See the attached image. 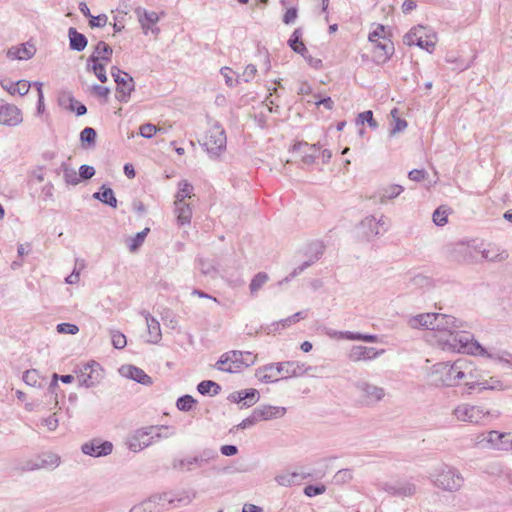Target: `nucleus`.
I'll use <instances>...</instances> for the list:
<instances>
[{"instance_id":"nucleus-1","label":"nucleus","mask_w":512,"mask_h":512,"mask_svg":"<svg viewBox=\"0 0 512 512\" xmlns=\"http://www.w3.org/2000/svg\"><path fill=\"white\" fill-rule=\"evenodd\" d=\"M196 497L195 491L155 494L134 505L129 512H164L170 508L189 505Z\"/></svg>"},{"instance_id":"nucleus-2","label":"nucleus","mask_w":512,"mask_h":512,"mask_svg":"<svg viewBox=\"0 0 512 512\" xmlns=\"http://www.w3.org/2000/svg\"><path fill=\"white\" fill-rule=\"evenodd\" d=\"M312 368L305 367L299 361H284L263 365L255 370V377L263 383H273L280 379L298 377L307 373Z\"/></svg>"},{"instance_id":"nucleus-3","label":"nucleus","mask_w":512,"mask_h":512,"mask_svg":"<svg viewBox=\"0 0 512 512\" xmlns=\"http://www.w3.org/2000/svg\"><path fill=\"white\" fill-rule=\"evenodd\" d=\"M437 346L445 352L464 353L477 356L480 343L473 336L460 329H452L438 336Z\"/></svg>"},{"instance_id":"nucleus-4","label":"nucleus","mask_w":512,"mask_h":512,"mask_svg":"<svg viewBox=\"0 0 512 512\" xmlns=\"http://www.w3.org/2000/svg\"><path fill=\"white\" fill-rule=\"evenodd\" d=\"M174 432L168 426H148L135 430L127 439L128 448L139 452L162 438H169Z\"/></svg>"},{"instance_id":"nucleus-5","label":"nucleus","mask_w":512,"mask_h":512,"mask_svg":"<svg viewBox=\"0 0 512 512\" xmlns=\"http://www.w3.org/2000/svg\"><path fill=\"white\" fill-rule=\"evenodd\" d=\"M462 360L440 362L432 366L431 378L436 387H456L461 382Z\"/></svg>"},{"instance_id":"nucleus-6","label":"nucleus","mask_w":512,"mask_h":512,"mask_svg":"<svg viewBox=\"0 0 512 512\" xmlns=\"http://www.w3.org/2000/svg\"><path fill=\"white\" fill-rule=\"evenodd\" d=\"M433 485L443 491L457 492L464 484V477L460 471L449 465H441L431 475Z\"/></svg>"},{"instance_id":"nucleus-7","label":"nucleus","mask_w":512,"mask_h":512,"mask_svg":"<svg viewBox=\"0 0 512 512\" xmlns=\"http://www.w3.org/2000/svg\"><path fill=\"white\" fill-rule=\"evenodd\" d=\"M218 458V452L213 448H205L195 456L175 458L172 468L180 472H191L196 468H202Z\"/></svg>"},{"instance_id":"nucleus-8","label":"nucleus","mask_w":512,"mask_h":512,"mask_svg":"<svg viewBox=\"0 0 512 512\" xmlns=\"http://www.w3.org/2000/svg\"><path fill=\"white\" fill-rule=\"evenodd\" d=\"M353 386L358 394L359 403L365 407L376 406L386 396V390L383 387L366 379L357 380Z\"/></svg>"},{"instance_id":"nucleus-9","label":"nucleus","mask_w":512,"mask_h":512,"mask_svg":"<svg viewBox=\"0 0 512 512\" xmlns=\"http://www.w3.org/2000/svg\"><path fill=\"white\" fill-rule=\"evenodd\" d=\"M475 445L483 449L509 452L512 451V436L510 433L491 430L487 433L479 434L476 437Z\"/></svg>"},{"instance_id":"nucleus-10","label":"nucleus","mask_w":512,"mask_h":512,"mask_svg":"<svg viewBox=\"0 0 512 512\" xmlns=\"http://www.w3.org/2000/svg\"><path fill=\"white\" fill-rule=\"evenodd\" d=\"M227 137L225 130L218 123H215L206 132L202 146L205 148L210 158H218L225 150Z\"/></svg>"},{"instance_id":"nucleus-11","label":"nucleus","mask_w":512,"mask_h":512,"mask_svg":"<svg viewBox=\"0 0 512 512\" xmlns=\"http://www.w3.org/2000/svg\"><path fill=\"white\" fill-rule=\"evenodd\" d=\"M60 465V457L54 453H43L31 459L23 460L17 463L16 469L21 472H30L35 470H53Z\"/></svg>"},{"instance_id":"nucleus-12","label":"nucleus","mask_w":512,"mask_h":512,"mask_svg":"<svg viewBox=\"0 0 512 512\" xmlns=\"http://www.w3.org/2000/svg\"><path fill=\"white\" fill-rule=\"evenodd\" d=\"M403 42L408 46L416 45L431 53L435 48L436 37L433 34H428L424 26L418 25L404 35Z\"/></svg>"},{"instance_id":"nucleus-13","label":"nucleus","mask_w":512,"mask_h":512,"mask_svg":"<svg viewBox=\"0 0 512 512\" xmlns=\"http://www.w3.org/2000/svg\"><path fill=\"white\" fill-rule=\"evenodd\" d=\"M488 415L489 412L485 411L483 407L471 405L469 403L458 404L452 410V416L454 419L471 424L481 423Z\"/></svg>"},{"instance_id":"nucleus-14","label":"nucleus","mask_w":512,"mask_h":512,"mask_svg":"<svg viewBox=\"0 0 512 512\" xmlns=\"http://www.w3.org/2000/svg\"><path fill=\"white\" fill-rule=\"evenodd\" d=\"M79 386L91 388L98 385L103 379V369L99 363L90 361L78 368L76 371Z\"/></svg>"},{"instance_id":"nucleus-15","label":"nucleus","mask_w":512,"mask_h":512,"mask_svg":"<svg viewBox=\"0 0 512 512\" xmlns=\"http://www.w3.org/2000/svg\"><path fill=\"white\" fill-rule=\"evenodd\" d=\"M462 327L463 322L456 319L454 316L442 313H432L431 331L435 332L436 341L438 340V336H441L452 329H461Z\"/></svg>"},{"instance_id":"nucleus-16","label":"nucleus","mask_w":512,"mask_h":512,"mask_svg":"<svg viewBox=\"0 0 512 512\" xmlns=\"http://www.w3.org/2000/svg\"><path fill=\"white\" fill-rule=\"evenodd\" d=\"M224 362H229L228 373H237L244 367L252 366L255 363V358L245 359L243 351L231 350L221 355L218 360L219 366Z\"/></svg>"},{"instance_id":"nucleus-17","label":"nucleus","mask_w":512,"mask_h":512,"mask_svg":"<svg viewBox=\"0 0 512 512\" xmlns=\"http://www.w3.org/2000/svg\"><path fill=\"white\" fill-rule=\"evenodd\" d=\"M462 364L461 381L464 382V385L470 394L472 390L479 389L482 382V376L471 361L463 359Z\"/></svg>"},{"instance_id":"nucleus-18","label":"nucleus","mask_w":512,"mask_h":512,"mask_svg":"<svg viewBox=\"0 0 512 512\" xmlns=\"http://www.w3.org/2000/svg\"><path fill=\"white\" fill-rule=\"evenodd\" d=\"M23 121L21 110L13 104L0 99V125L18 126Z\"/></svg>"},{"instance_id":"nucleus-19","label":"nucleus","mask_w":512,"mask_h":512,"mask_svg":"<svg viewBox=\"0 0 512 512\" xmlns=\"http://www.w3.org/2000/svg\"><path fill=\"white\" fill-rule=\"evenodd\" d=\"M477 356L498 362L503 367L512 368V353L507 350L496 347L485 348L480 345Z\"/></svg>"},{"instance_id":"nucleus-20","label":"nucleus","mask_w":512,"mask_h":512,"mask_svg":"<svg viewBox=\"0 0 512 512\" xmlns=\"http://www.w3.org/2000/svg\"><path fill=\"white\" fill-rule=\"evenodd\" d=\"M112 450L113 444L110 441H102L98 438L85 442L81 446V451L85 455H89L91 457L107 456L112 452Z\"/></svg>"},{"instance_id":"nucleus-21","label":"nucleus","mask_w":512,"mask_h":512,"mask_svg":"<svg viewBox=\"0 0 512 512\" xmlns=\"http://www.w3.org/2000/svg\"><path fill=\"white\" fill-rule=\"evenodd\" d=\"M385 225L384 216L376 219L374 216L365 217L358 226L359 233L368 240L381 234L380 228Z\"/></svg>"},{"instance_id":"nucleus-22","label":"nucleus","mask_w":512,"mask_h":512,"mask_svg":"<svg viewBox=\"0 0 512 512\" xmlns=\"http://www.w3.org/2000/svg\"><path fill=\"white\" fill-rule=\"evenodd\" d=\"M384 350H376L374 347L355 345L348 353V359L352 362L372 360L381 355Z\"/></svg>"},{"instance_id":"nucleus-23","label":"nucleus","mask_w":512,"mask_h":512,"mask_svg":"<svg viewBox=\"0 0 512 512\" xmlns=\"http://www.w3.org/2000/svg\"><path fill=\"white\" fill-rule=\"evenodd\" d=\"M117 84L116 99L120 102H128L131 92L135 89L133 78L127 73L115 80Z\"/></svg>"},{"instance_id":"nucleus-24","label":"nucleus","mask_w":512,"mask_h":512,"mask_svg":"<svg viewBox=\"0 0 512 512\" xmlns=\"http://www.w3.org/2000/svg\"><path fill=\"white\" fill-rule=\"evenodd\" d=\"M311 476V473L283 471L277 474L274 480L280 486L291 487L293 485H299L303 480Z\"/></svg>"},{"instance_id":"nucleus-25","label":"nucleus","mask_w":512,"mask_h":512,"mask_svg":"<svg viewBox=\"0 0 512 512\" xmlns=\"http://www.w3.org/2000/svg\"><path fill=\"white\" fill-rule=\"evenodd\" d=\"M383 489L392 496L401 497H409L416 492V486L410 482L386 483Z\"/></svg>"},{"instance_id":"nucleus-26","label":"nucleus","mask_w":512,"mask_h":512,"mask_svg":"<svg viewBox=\"0 0 512 512\" xmlns=\"http://www.w3.org/2000/svg\"><path fill=\"white\" fill-rule=\"evenodd\" d=\"M258 421L281 418L286 413L285 407L262 405L254 409Z\"/></svg>"},{"instance_id":"nucleus-27","label":"nucleus","mask_w":512,"mask_h":512,"mask_svg":"<svg viewBox=\"0 0 512 512\" xmlns=\"http://www.w3.org/2000/svg\"><path fill=\"white\" fill-rule=\"evenodd\" d=\"M120 372L123 376L132 379L136 381L137 383L143 384V385H150L152 384V379L149 375L145 373L144 370L133 366V365H126L122 366L120 369Z\"/></svg>"},{"instance_id":"nucleus-28","label":"nucleus","mask_w":512,"mask_h":512,"mask_svg":"<svg viewBox=\"0 0 512 512\" xmlns=\"http://www.w3.org/2000/svg\"><path fill=\"white\" fill-rule=\"evenodd\" d=\"M113 54V49L104 41H99L94 47L92 55L87 60V69L91 62L104 61L109 62Z\"/></svg>"},{"instance_id":"nucleus-29","label":"nucleus","mask_w":512,"mask_h":512,"mask_svg":"<svg viewBox=\"0 0 512 512\" xmlns=\"http://www.w3.org/2000/svg\"><path fill=\"white\" fill-rule=\"evenodd\" d=\"M0 85L10 95L18 94L20 96L26 95L31 87L30 82L27 80H19L17 82H13L9 79H3L0 80Z\"/></svg>"},{"instance_id":"nucleus-30","label":"nucleus","mask_w":512,"mask_h":512,"mask_svg":"<svg viewBox=\"0 0 512 512\" xmlns=\"http://www.w3.org/2000/svg\"><path fill=\"white\" fill-rule=\"evenodd\" d=\"M141 314L143 315V317L146 320V325H147V330H148V335H149L148 342L157 344L162 338L160 324H159L158 320L155 319L154 317H152L150 315V313L147 311H143V312H141Z\"/></svg>"},{"instance_id":"nucleus-31","label":"nucleus","mask_w":512,"mask_h":512,"mask_svg":"<svg viewBox=\"0 0 512 512\" xmlns=\"http://www.w3.org/2000/svg\"><path fill=\"white\" fill-rule=\"evenodd\" d=\"M36 52L33 45L22 44L13 46L7 51V57L12 60H28L31 59Z\"/></svg>"},{"instance_id":"nucleus-32","label":"nucleus","mask_w":512,"mask_h":512,"mask_svg":"<svg viewBox=\"0 0 512 512\" xmlns=\"http://www.w3.org/2000/svg\"><path fill=\"white\" fill-rule=\"evenodd\" d=\"M407 325L412 329H432V313H421L407 318Z\"/></svg>"},{"instance_id":"nucleus-33","label":"nucleus","mask_w":512,"mask_h":512,"mask_svg":"<svg viewBox=\"0 0 512 512\" xmlns=\"http://www.w3.org/2000/svg\"><path fill=\"white\" fill-rule=\"evenodd\" d=\"M68 38L69 47L73 51L81 52L86 48L88 44L86 36L78 32L77 29L74 27H70L68 29Z\"/></svg>"},{"instance_id":"nucleus-34","label":"nucleus","mask_w":512,"mask_h":512,"mask_svg":"<svg viewBox=\"0 0 512 512\" xmlns=\"http://www.w3.org/2000/svg\"><path fill=\"white\" fill-rule=\"evenodd\" d=\"M482 257L490 262H502L508 258V252L496 245H490L481 251Z\"/></svg>"},{"instance_id":"nucleus-35","label":"nucleus","mask_w":512,"mask_h":512,"mask_svg":"<svg viewBox=\"0 0 512 512\" xmlns=\"http://www.w3.org/2000/svg\"><path fill=\"white\" fill-rule=\"evenodd\" d=\"M375 59L377 63H385L394 53V45L391 41L375 45Z\"/></svg>"},{"instance_id":"nucleus-36","label":"nucleus","mask_w":512,"mask_h":512,"mask_svg":"<svg viewBox=\"0 0 512 512\" xmlns=\"http://www.w3.org/2000/svg\"><path fill=\"white\" fill-rule=\"evenodd\" d=\"M404 191L401 185L391 184L381 188L378 191V198L381 204L386 203L388 200H392L399 196Z\"/></svg>"},{"instance_id":"nucleus-37","label":"nucleus","mask_w":512,"mask_h":512,"mask_svg":"<svg viewBox=\"0 0 512 512\" xmlns=\"http://www.w3.org/2000/svg\"><path fill=\"white\" fill-rule=\"evenodd\" d=\"M288 44L294 52L301 54L304 58H306L308 49L306 48L305 44L302 41L301 28L295 29V31L292 33V35L288 41Z\"/></svg>"},{"instance_id":"nucleus-38","label":"nucleus","mask_w":512,"mask_h":512,"mask_svg":"<svg viewBox=\"0 0 512 512\" xmlns=\"http://www.w3.org/2000/svg\"><path fill=\"white\" fill-rule=\"evenodd\" d=\"M177 222L180 225L189 224L192 217V209L187 202H174Z\"/></svg>"},{"instance_id":"nucleus-39","label":"nucleus","mask_w":512,"mask_h":512,"mask_svg":"<svg viewBox=\"0 0 512 512\" xmlns=\"http://www.w3.org/2000/svg\"><path fill=\"white\" fill-rule=\"evenodd\" d=\"M93 197L110 207H117V199L115 198L113 190L105 185L101 187L100 191L95 192Z\"/></svg>"},{"instance_id":"nucleus-40","label":"nucleus","mask_w":512,"mask_h":512,"mask_svg":"<svg viewBox=\"0 0 512 512\" xmlns=\"http://www.w3.org/2000/svg\"><path fill=\"white\" fill-rule=\"evenodd\" d=\"M136 14L138 16L139 22L141 24V27L145 34H147L146 31V23L148 24H155L159 21V16L156 12L151 11L148 12L145 9L138 8L136 9Z\"/></svg>"},{"instance_id":"nucleus-41","label":"nucleus","mask_w":512,"mask_h":512,"mask_svg":"<svg viewBox=\"0 0 512 512\" xmlns=\"http://www.w3.org/2000/svg\"><path fill=\"white\" fill-rule=\"evenodd\" d=\"M179 190L175 196V202H186V199H190L194 196L193 186L186 180H182L178 184Z\"/></svg>"},{"instance_id":"nucleus-42","label":"nucleus","mask_w":512,"mask_h":512,"mask_svg":"<svg viewBox=\"0 0 512 512\" xmlns=\"http://www.w3.org/2000/svg\"><path fill=\"white\" fill-rule=\"evenodd\" d=\"M197 390L202 395L215 396L220 393L221 386L212 380H203L197 385Z\"/></svg>"},{"instance_id":"nucleus-43","label":"nucleus","mask_w":512,"mask_h":512,"mask_svg":"<svg viewBox=\"0 0 512 512\" xmlns=\"http://www.w3.org/2000/svg\"><path fill=\"white\" fill-rule=\"evenodd\" d=\"M239 400H242V407H250L258 402L260 395L258 390L254 388L241 390V396H237Z\"/></svg>"},{"instance_id":"nucleus-44","label":"nucleus","mask_w":512,"mask_h":512,"mask_svg":"<svg viewBox=\"0 0 512 512\" xmlns=\"http://www.w3.org/2000/svg\"><path fill=\"white\" fill-rule=\"evenodd\" d=\"M23 381L29 386L41 388L45 379L40 376L37 370L30 369L24 372Z\"/></svg>"},{"instance_id":"nucleus-45","label":"nucleus","mask_w":512,"mask_h":512,"mask_svg":"<svg viewBox=\"0 0 512 512\" xmlns=\"http://www.w3.org/2000/svg\"><path fill=\"white\" fill-rule=\"evenodd\" d=\"M198 266H199V269L201 271V273L205 276H209L211 278H216L217 275H218V269L214 263L213 260H208V259H203V258H199L198 259Z\"/></svg>"},{"instance_id":"nucleus-46","label":"nucleus","mask_w":512,"mask_h":512,"mask_svg":"<svg viewBox=\"0 0 512 512\" xmlns=\"http://www.w3.org/2000/svg\"><path fill=\"white\" fill-rule=\"evenodd\" d=\"M505 389L503 382L497 377H489L488 379L482 378L481 385L478 389L479 392L484 390L502 391Z\"/></svg>"},{"instance_id":"nucleus-47","label":"nucleus","mask_w":512,"mask_h":512,"mask_svg":"<svg viewBox=\"0 0 512 512\" xmlns=\"http://www.w3.org/2000/svg\"><path fill=\"white\" fill-rule=\"evenodd\" d=\"M455 258L459 261L469 262L472 260V247L466 243H459L454 249Z\"/></svg>"},{"instance_id":"nucleus-48","label":"nucleus","mask_w":512,"mask_h":512,"mask_svg":"<svg viewBox=\"0 0 512 512\" xmlns=\"http://www.w3.org/2000/svg\"><path fill=\"white\" fill-rule=\"evenodd\" d=\"M96 131L92 127H85L80 133V141L83 147L88 148L95 146Z\"/></svg>"},{"instance_id":"nucleus-49","label":"nucleus","mask_w":512,"mask_h":512,"mask_svg":"<svg viewBox=\"0 0 512 512\" xmlns=\"http://www.w3.org/2000/svg\"><path fill=\"white\" fill-rule=\"evenodd\" d=\"M269 276L265 272H259L257 273L253 279L251 280V283L249 285V289L251 294L257 293L263 285L268 281Z\"/></svg>"},{"instance_id":"nucleus-50","label":"nucleus","mask_w":512,"mask_h":512,"mask_svg":"<svg viewBox=\"0 0 512 512\" xmlns=\"http://www.w3.org/2000/svg\"><path fill=\"white\" fill-rule=\"evenodd\" d=\"M398 110L396 108L391 110V116L393 117V123L392 128L390 130V135L394 136L395 134L402 132L407 127V121L404 119H401L397 116Z\"/></svg>"},{"instance_id":"nucleus-51","label":"nucleus","mask_w":512,"mask_h":512,"mask_svg":"<svg viewBox=\"0 0 512 512\" xmlns=\"http://www.w3.org/2000/svg\"><path fill=\"white\" fill-rule=\"evenodd\" d=\"M195 404L196 400L191 395H184L178 398L176 407L180 411L188 412L192 410Z\"/></svg>"},{"instance_id":"nucleus-52","label":"nucleus","mask_w":512,"mask_h":512,"mask_svg":"<svg viewBox=\"0 0 512 512\" xmlns=\"http://www.w3.org/2000/svg\"><path fill=\"white\" fill-rule=\"evenodd\" d=\"M88 71H93L95 76L99 79L100 82L105 83L107 82L108 78L106 75L105 66L102 63L97 62H91Z\"/></svg>"},{"instance_id":"nucleus-53","label":"nucleus","mask_w":512,"mask_h":512,"mask_svg":"<svg viewBox=\"0 0 512 512\" xmlns=\"http://www.w3.org/2000/svg\"><path fill=\"white\" fill-rule=\"evenodd\" d=\"M148 232H149V228H145L143 231L138 232L135 235V237L130 239L129 250L131 252L136 251L143 244Z\"/></svg>"},{"instance_id":"nucleus-54","label":"nucleus","mask_w":512,"mask_h":512,"mask_svg":"<svg viewBox=\"0 0 512 512\" xmlns=\"http://www.w3.org/2000/svg\"><path fill=\"white\" fill-rule=\"evenodd\" d=\"M365 122L371 128H376L378 126L377 122L373 118V112L371 110L360 113L356 119L357 124H364Z\"/></svg>"},{"instance_id":"nucleus-55","label":"nucleus","mask_w":512,"mask_h":512,"mask_svg":"<svg viewBox=\"0 0 512 512\" xmlns=\"http://www.w3.org/2000/svg\"><path fill=\"white\" fill-rule=\"evenodd\" d=\"M348 340L376 343L378 342V336L373 334H362L358 332H352V335L348 336Z\"/></svg>"},{"instance_id":"nucleus-56","label":"nucleus","mask_w":512,"mask_h":512,"mask_svg":"<svg viewBox=\"0 0 512 512\" xmlns=\"http://www.w3.org/2000/svg\"><path fill=\"white\" fill-rule=\"evenodd\" d=\"M64 179L67 184L77 185L80 182L79 174L74 169L64 166Z\"/></svg>"},{"instance_id":"nucleus-57","label":"nucleus","mask_w":512,"mask_h":512,"mask_svg":"<svg viewBox=\"0 0 512 512\" xmlns=\"http://www.w3.org/2000/svg\"><path fill=\"white\" fill-rule=\"evenodd\" d=\"M433 222L437 226H443L447 223V211L442 207L437 208L432 215Z\"/></svg>"},{"instance_id":"nucleus-58","label":"nucleus","mask_w":512,"mask_h":512,"mask_svg":"<svg viewBox=\"0 0 512 512\" xmlns=\"http://www.w3.org/2000/svg\"><path fill=\"white\" fill-rule=\"evenodd\" d=\"M313 262H314L313 260L305 261L303 264L296 267L287 277H285L282 281H280V284H282L284 282H289L296 276L300 275L306 268L311 266L313 264Z\"/></svg>"},{"instance_id":"nucleus-59","label":"nucleus","mask_w":512,"mask_h":512,"mask_svg":"<svg viewBox=\"0 0 512 512\" xmlns=\"http://www.w3.org/2000/svg\"><path fill=\"white\" fill-rule=\"evenodd\" d=\"M70 106L69 109L74 111L77 116H83L87 113V108L84 104L74 99L73 97H69Z\"/></svg>"},{"instance_id":"nucleus-60","label":"nucleus","mask_w":512,"mask_h":512,"mask_svg":"<svg viewBox=\"0 0 512 512\" xmlns=\"http://www.w3.org/2000/svg\"><path fill=\"white\" fill-rule=\"evenodd\" d=\"M56 330L58 333L71 335H75L79 332L78 326L71 323H60L57 325Z\"/></svg>"},{"instance_id":"nucleus-61","label":"nucleus","mask_w":512,"mask_h":512,"mask_svg":"<svg viewBox=\"0 0 512 512\" xmlns=\"http://www.w3.org/2000/svg\"><path fill=\"white\" fill-rule=\"evenodd\" d=\"M140 135L144 138L150 139L152 138L156 132L158 131V128L151 124V123H145L140 126Z\"/></svg>"},{"instance_id":"nucleus-62","label":"nucleus","mask_w":512,"mask_h":512,"mask_svg":"<svg viewBox=\"0 0 512 512\" xmlns=\"http://www.w3.org/2000/svg\"><path fill=\"white\" fill-rule=\"evenodd\" d=\"M326 487L324 485H307L304 488V494L307 497H314L325 493Z\"/></svg>"},{"instance_id":"nucleus-63","label":"nucleus","mask_w":512,"mask_h":512,"mask_svg":"<svg viewBox=\"0 0 512 512\" xmlns=\"http://www.w3.org/2000/svg\"><path fill=\"white\" fill-rule=\"evenodd\" d=\"M111 338H112V344H113L114 348H116V349H122L127 344L125 335L118 331L113 332L111 335Z\"/></svg>"},{"instance_id":"nucleus-64","label":"nucleus","mask_w":512,"mask_h":512,"mask_svg":"<svg viewBox=\"0 0 512 512\" xmlns=\"http://www.w3.org/2000/svg\"><path fill=\"white\" fill-rule=\"evenodd\" d=\"M42 424L45 425L49 431H55L59 425V419L56 417V413L44 418Z\"/></svg>"}]
</instances>
